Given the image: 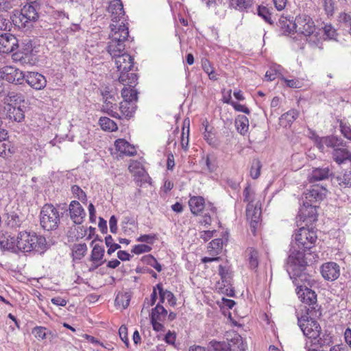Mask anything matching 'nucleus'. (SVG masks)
Instances as JSON below:
<instances>
[{
  "mask_svg": "<svg viewBox=\"0 0 351 351\" xmlns=\"http://www.w3.org/2000/svg\"><path fill=\"white\" fill-rule=\"evenodd\" d=\"M109 10L112 14V23L110 24L111 34L109 35V41L106 47L108 53L112 59L125 52V42L129 36L128 27L124 23L123 7L120 1H113Z\"/></svg>",
  "mask_w": 351,
  "mask_h": 351,
  "instance_id": "obj_1",
  "label": "nucleus"
},
{
  "mask_svg": "<svg viewBox=\"0 0 351 351\" xmlns=\"http://www.w3.org/2000/svg\"><path fill=\"white\" fill-rule=\"evenodd\" d=\"M22 211L18 204L16 210L10 211L8 213L7 226L10 232V235L7 237L2 231L0 232V246L1 247L11 250L12 252L19 254L21 252L20 241L21 239L22 231L21 230L22 225Z\"/></svg>",
  "mask_w": 351,
  "mask_h": 351,
  "instance_id": "obj_2",
  "label": "nucleus"
},
{
  "mask_svg": "<svg viewBox=\"0 0 351 351\" xmlns=\"http://www.w3.org/2000/svg\"><path fill=\"white\" fill-rule=\"evenodd\" d=\"M289 252L290 254L285 265L286 270L296 288H298V285H303V288H305L306 282L309 285V280L308 276L304 272L306 265L304 252L295 249L293 245Z\"/></svg>",
  "mask_w": 351,
  "mask_h": 351,
  "instance_id": "obj_3",
  "label": "nucleus"
},
{
  "mask_svg": "<svg viewBox=\"0 0 351 351\" xmlns=\"http://www.w3.org/2000/svg\"><path fill=\"white\" fill-rule=\"evenodd\" d=\"M117 71L120 73L119 81L121 84L125 82L134 84L137 81V75L134 73H129L133 67V58L126 52L113 58Z\"/></svg>",
  "mask_w": 351,
  "mask_h": 351,
  "instance_id": "obj_4",
  "label": "nucleus"
},
{
  "mask_svg": "<svg viewBox=\"0 0 351 351\" xmlns=\"http://www.w3.org/2000/svg\"><path fill=\"white\" fill-rule=\"evenodd\" d=\"M296 293L300 301L308 306L306 311L308 315L313 317L321 315L320 308L317 303V295L314 291L307 287L303 288V285H298Z\"/></svg>",
  "mask_w": 351,
  "mask_h": 351,
  "instance_id": "obj_5",
  "label": "nucleus"
},
{
  "mask_svg": "<svg viewBox=\"0 0 351 351\" xmlns=\"http://www.w3.org/2000/svg\"><path fill=\"white\" fill-rule=\"evenodd\" d=\"M48 249L46 239L34 232H23V253L34 252L43 254Z\"/></svg>",
  "mask_w": 351,
  "mask_h": 351,
  "instance_id": "obj_6",
  "label": "nucleus"
},
{
  "mask_svg": "<svg viewBox=\"0 0 351 351\" xmlns=\"http://www.w3.org/2000/svg\"><path fill=\"white\" fill-rule=\"evenodd\" d=\"M40 223L45 230H56L60 223L58 210L52 204H45L40 213Z\"/></svg>",
  "mask_w": 351,
  "mask_h": 351,
  "instance_id": "obj_7",
  "label": "nucleus"
},
{
  "mask_svg": "<svg viewBox=\"0 0 351 351\" xmlns=\"http://www.w3.org/2000/svg\"><path fill=\"white\" fill-rule=\"evenodd\" d=\"M293 27L295 28L296 32L307 37V41L309 43H315L313 39L314 37H316V35L314 34L315 25L313 19L309 16L302 14L296 16L293 23Z\"/></svg>",
  "mask_w": 351,
  "mask_h": 351,
  "instance_id": "obj_8",
  "label": "nucleus"
},
{
  "mask_svg": "<svg viewBox=\"0 0 351 351\" xmlns=\"http://www.w3.org/2000/svg\"><path fill=\"white\" fill-rule=\"evenodd\" d=\"M315 317L306 315L298 316V324L308 340L319 339L320 335L321 327L317 321Z\"/></svg>",
  "mask_w": 351,
  "mask_h": 351,
  "instance_id": "obj_9",
  "label": "nucleus"
},
{
  "mask_svg": "<svg viewBox=\"0 0 351 351\" xmlns=\"http://www.w3.org/2000/svg\"><path fill=\"white\" fill-rule=\"evenodd\" d=\"M214 351H245L247 345L239 334H234L227 342L212 341L210 342Z\"/></svg>",
  "mask_w": 351,
  "mask_h": 351,
  "instance_id": "obj_10",
  "label": "nucleus"
},
{
  "mask_svg": "<svg viewBox=\"0 0 351 351\" xmlns=\"http://www.w3.org/2000/svg\"><path fill=\"white\" fill-rule=\"evenodd\" d=\"M22 97L20 95H12L10 97V103L8 104L7 117L11 121L12 126L21 125L22 121Z\"/></svg>",
  "mask_w": 351,
  "mask_h": 351,
  "instance_id": "obj_11",
  "label": "nucleus"
},
{
  "mask_svg": "<svg viewBox=\"0 0 351 351\" xmlns=\"http://www.w3.org/2000/svg\"><path fill=\"white\" fill-rule=\"evenodd\" d=\"M295 243L303 250L311 249L317 240L316 232L313 230L301 228L294 237Z\"/></svg>",
  "mask_w": 351,
  "mask_h": 351,
  "instance_id": "obj_12",
  "label": "nucleus"
},
{
  "mask_svg": "<svg viewBox=\"0 0 351 351\" xmlns=\"http://www.w3.org/2000/svg\"><path fill=\"white\" fill-rule=\"evenodd\" d=\"M0 77L10 83L21 84L22 71L12 66H5L0 69Z\"/></svg>",
  "mask_w": 351,
  "mask_h": 351,
  "instance_id": "obj_13",
  "label": "nucleus"
},
{
  "mask_svg": "<svg viewBox=\"0 0 351 351\" xmlns=\"http://www.w3.org/2000/svg\"><path fill=\"white\" fill-rule=\"evenodd\" d=\"M19 47L18 39L12 34L8 33L0 34V52L12 53Z\"/></svg>",
  "mask_w": 351,
  "mask_h": 351,
  "instance_id": "obj_14",
  "label": "nucleus"
},
{
  "mask_svg": "<svg viewBox=\"0 0 351 351\" xmlns=\"http://www.w3.org/2000/svg\"><path fill=\"white\" fill-rule=\"evenodd\" d=\"M298 217L304 222L311 223L317 220V206H313L308 202L303 203L302 207L300 209Z\"/></svg>",
  "mask_w": 351,
  "mask_h": 351,
  "instance_id": "obj_15",
  "label": "nucleus"
},
{
  "mask_svg": "<svg viewBox=\"0 0 351 351\" xmlns=\"http://www.w3.org/2000/svg\"><path fill=\"white\" fill-rule=\"evenodd\" d=\"M261 215V208L254 204H247L246 208V216L250 221V227L253 234H255L256 228L259 223Z\"/></svg>",
  "mask_w": 351,
  "mask_h": 351,
  "instance_id": "obj_16",
  "label": "nucleus"
},
{
  "mask_svg": "<svg viewBox=\"0 0 351 351\" xmlns=\"http://www.w3.org/2000/svg\"><path fill=\"white\" fill-rule=\"evenodd\" d=\"M23 80H25L29 86L36 90H41L46 86L45 77L37 72H27L23 74Z\"/></svg>",
  "mask_w": 351,
  "mask_h": 351,
  "instance_id": "obj_17",
  "label": "nucleus"
},
{
  "mask_svg": "<svg viewBox=\"0 0 351 351\" xmlns=\"http://www.w3.org/2000/svg\"><path fill=\"white\" fill-rule=\"evenodd\" d=\"M128 169L136 178V182H141L140 186H141L143 183L147 182V180L149 179V177L143 168L142 164L138 161H131L128 167Z\"/></svg>",
  "mask_w": 351,
  "mask_h": 351,
  "instance_id": "obj_18",
  "label": "nucleus"
},
{
  "mask_svg": "<svg viewBox=\"0 0 351 351\" xmlns=\"http://www.w3.org/2000/svg\"><path fill=\"white\" fill-rule=\"evenodd\" d=\"M321 273L325 280L334 281L340 275V267L335 262H328L322 265Z\"/></svg>",
  "mask_w": 351,
  "mask_h": 351,
  "instance_id": "obj_19",
  "label": "nucleus"
},
{
  "mask_svg": "<svg viewBox=\"0 0 351 351\" xmlns=\"http://www.w3.org/2000/svg\"><path fill=\"white\" fill-rule=\"evenodd\" d=\"M331 154L333 161L338 165L351 162V151L344 146L333 149Z\"/></svg>",
  "mask_w": 351,
  "mask_h": 351,
  "instance_id": "obj_20",
  "label": "nucleus"
},
{
  "mask_svg": "<svg viewBox=\"0 0 351 351\" xmlns=\"http://www.w3.org/2000/svg\"><path fill=\"white\" fill-rule=\"evenodd\" d=\"M70 217L75 224H81L86 216L84 209L77 201H72L69 204Z\"/></svg>",
  "mask_w": 351,
  "mask_h": 351,
  "instance_id": "obj_21",
  "label": "nucleus"
},
{
  "mask_svg": "<svg viewBox=\"0 0 351 351\" xmlns=\"http://www.w3.org/2000/svg\"><path fill=\"white\" fill-rule=\"evenodd\" d=\"M330 175V170L328 167L314 168L308 176L309 182L324 180L328 178Z\"/></svg>",
  "mask_w": 351,
  "mask_h": 351,
  "instance_id": "obj_22",
  "label": "nucleus"
},
{
  "mask_svg": "<svg viewBox=\"0 0 351 351\" xmlns=\"http://www.w3.org/2000/svg\"><path fill=\"white\" fill-rule=\"evenodd\" d=\"M36 1H32L30 3L23 5V18L26 19L25 23H23V27L27 26V23L31 21H36L38 18V14L36 12L34 4Z\"/></svg>",
  "mask_w": 351,
  "mask_h": 351,
  "instance_id": "obj_23",
  "label": "nucleus"
},
{
  "mask_svg": "<svg viewBox=\"0 0 351 351\" xmlns=\"http://www.w3.org/2000/svg\"><path fill=\"white\" fill-rule=\"evenodd\" d=\"M123 84L124 86H128V87L123 88L121 90V96L123 98V101L130 102L136 101L138 99V93L136 90L134 88L136 85V82L132 84L125 82Z\"/></svg>",
  "mask_w": 351,
  "mask_h": 351,
  "instance_id": "obj_24",
  "label": "nucleus"
},
{
  "mask_svg": "<svg viewBox=\"0 0 351 351\" xmlns=\"http://www.w3.org/2000/svg\"><path fill=\"white\" fill-rule=\"evenodd\" d=\"M325 191L326 189L324 188H320L318 186H314L305 193V202L313 204L321 201L325 196Z\"/></svg>",
  "mask_w": 351,
  "mask_h": 351,
  "instance_id": "obj_25",
  "label": "nucleus"
},
{
  "mask_svg": "<svg viewBox=\"0 0 351 351\" xmlns=\"http://www.w3.org/2000/svg\"><path fill=\"white\" fill-rule=\"evenodd\" d=\"M205 201L201 196H193L189 200V206L193 214L197 215L204 208Z\"/></svg>",
  "mask_w": 351,
  "mask_h": 351,
  "instance_id": "obj_26",
  "label": "nucleus"
},
{
  "mask_svg": "<svg viewBox=\"0 0 351 351\" xmlns=\"http://www.w3.org/2000/svg\"><path fill=\"white\" fill-rule=\"evenodd\" d=\"M111 100H114L113 96L106 97V99H104L101 110L112 117L121 119L119 114L114 111L117 108L116 104H113Z\"/></svg>",
  "mask_w": 351,
  "mask_h": 351,
  "instance_id": "obj_27",
  "label": "nucleus"
},
{
  "mask_svg": "<svg viewBox=\"0 0 351 351\" xmlns=\"http://www.w3.org/2000/svg\"><path fill=\"white\" fill-rule=\"evenodd\" d=\"M114 144L117 149L125 155L134 156L136 153L134 147L124 139H118Z\"/></svg>",
  "mask_w": 351,
  "mask_h": 351,
  "instance_id": "obj_28",
  "label": "nucleus"
},
{
  "mask_svg": "<svg viewBox=\"0 0 351 351\" xmlns=\"http://www.w3.org/2000/svg\"><path fill=\"white\" fill-rule=\"evenodd\" d=\"M235 126L239 133L244 136L249 128V120L245 115H238L235 119Z\"/></svg>",
  "mask_w": 351,
  "mask_h": 351,
  "instance_id": "obj_29",
  "label": "nucleus"
},
{
  "mask_svg": "<svg viewBox=\"0 0 351 351\" xmlns=\"http://www.w3.org/2000/svg\"><path fill=\"white\" fill-rule=\"evenodd\" d=\"M167 316V311L158 303L155 308H152L150 315V321H164Z\"/></svg>",
  "mask_w": 351,
  "mask_h": 351,
  "instance_id": "obj_30",
  "label": "nucleus"
},
{
  "mask_svg": "<svg viewBox=\"0 0 351 351\" xmlns=\"http://www.w3.org/2000/svg\"><path fill=\"white\" fill-rule=\"evenodd\" d=\"M32 332L38 340H43L47 338L51 339L55 337L54 334L51 331L48 330L45 327L43 326L34 327Z\"/></svg>",
  "mask_w": 351,
  "mask_h": 351,
  "instance_id": "obj_31",
  "label": "nucleus"
},
{
  "mask_svg": "<svg viewBox=\"0 0 351 351\" xmlns=\"http://www.w3.org/2000/svg\"><path fill=\"white\" fill-rule=\"evenodd\" d=\"M136 106L133 102L123 101L120 103L119 110L121 114L125 117H131L134 112Z\"/></svg>",
  "mask_w": 351,
  "mask_h": 351,
  "instance_id": "obj_32",
  "label": "nucleus"
},
{
  "mask_svg": "<svg viewBox=\"0 0 351 351\" xmlns=\"http://www.w3.org/2000/svg\"><path fill=\"white\" fill-rule=\"evenodd\" d=\"M87 245L86 243H77L73 245L72 247V255L74 260H81L87 252Z\"/></svg>",
  "mask_w": 351,
  "mask_h": 351,
  "instance_id": "obj_33",
  "label": "nucleus"
},
{
  "mask_svg": "<svg viewBox=\"0 0 351 351\" xmlns=\"http://www.w3.org/2000/svg\"><path fill=\"white\" fill-rule=\"evenodd\" d=\"M21 170H22V162L21 160L16 162L11 167V169H10L11 180L13 181L14 183H19V182L21 180V176H22Z\"/></svg>",
  "mask_w": 351,
  "mask_h": 351,
  "instance_id": "obj_34",
  "label": "nucleus"
},
{
  "mask_svg": "<svg viewBox=\"0 0 351 351\" xmlns=\"http://www.w3.org/2000/svg\"><path fill=\"white\" fill-rule=\"evenodd\" d=\"M99 123L101 129L106 131L114 132L118 128L117 123L108 117H101Z\"/></svg>",
  "mask_w": 351,
  "mask_h": 351,
  "instance_id": "obj_35",
  "label": "nucleus"
},
{
  "mask_svg": "<svg viewBox=\"0 0 351 351\" xmlns=\"http://www.w3.org/2000/svg\"><path fill=\"white\" fill-rule=\"evenodd\" d=\"M131 295L129 293H119L115 298L116 306H121L123 309L126 308L130 304Z\"/></svg>",
  "mask_w": 351,
  "mask_h": 351,
  "instance_id": "obj_36",
  "label": "nucleus"
},
{
  "mask_svg": "<svg viewBox=\"0 0 351 351\" xmlns=\"http://www.w3.org/2000/svg\"><path fill=\"white\" fill-rule=\"evenodd\" d=\"M338 184L343 188H351V172L346 171L342 175L336 177Z\"/></svg>",
  "mask_w": 351,
  "mask_h": 351,
  "instance_id": "obj_37",
  "label": "nucleus"
},
{
  "mask_svg": "<svg viewBox=\"0 0 351 351\" xmlns=\"http://www.w3.org/2000/svg\"><path fill=\"white\" fill-rule=\"evenodd\" d=\"M321 142L325 144L327 147H332L333 149L339 147V145H343V141L334 136L322 137L321 138Z\"/></svg>",
  "mask_w": 351,
  "mask_h": 351,
  "instance_id": "obj_38",
  "label": "nucleus"
},
{
  "mask_svg": "<svg viewBox=\"0 0 351 351\" xmlns=\"http://www.w3.org/2000/svg\"><path fill=\"white\" fill-rule=\"evenodd\" d=\"M249 265L251 269H256L258 265V253L253 248H248L246 251Z\"/></svg>",
  "mask_w": 351,
  "mask_h": 351,
  "instance_id": "obj_39",
  "label": "nucleus"
},
{
  "mask_svg": "<svg viewBox=\"0 0 351 351\" xmlns=\"http://www.w3.org/2000/svg\"><path fill=\"white\" fill-rule=\"evenodd\" d=\"M5 138L0 139V156L3 158H8L14 153V147H10V142L5 143Z\"/></svg>",
  "mask_w": 351,
  "mask_h": 351,
  "instance_id": "obj_40",
  "label": "nucleus"
},
{
  "mask_svg": "<svg viewBox=\"0 0 351 351\" xmlns=\"http://www.w3.org/2000/svg\"><path fill=\"white\" fill-rule=\"evenodd\" d=\"M104 248L97 244L95 245L93 248L90 260L93 263H97L102 260L104 255Z\"/></svg>",
  "mask_w": 351,
  "mask_h": 351,
  "instance_id": "obj_41",
  "label": "nucleus"
},
{
  "mask_svg": "<svg viewBox=\"0 0 351 351\" xmlns=\"http://www.w3.org/2000/svg\"><path fill=\"white\" fill-rule=\"evenodd\" d=\"M299 116V112L297 110L292 109L284 113L280 118V121H286L287 124L293 123Z\"/></svg>",
  "mask_w": 351,
  "mask_h": 351,
  "instance_id": "obj_42",
  "label": "nucleus"
},
{
  "mask_svg": "<svg viewBox=\"0 0 351 351\" xmlns=\"http://www.w3.org/2000/svg\"><path fill=\"white\" fill-rule=\"evenodd\" d=\"M262 165L258 159H254L252 162L250 175L253 179H257L261 174Z\"/></svg>",
  "mask_w": 351,
  "mask_h": 351,
  "instance_id": "obj_43",
  "label": "nucleus"
},
{
  "mask_svg": "<svg viewBox=\"0 0 351 351\" xmlns=\"http://www.w3.org/2000/svg\"><path fill=\"white\" fill-rule=\"evenodd\" d=\"M219 274L221 276V279L224 287L230 285V274L228 272V270L221 265L219 266Z\"/></svg>",
  "mask_w": 351,
  "mask_h": 351,
  "instance_id": "obj_44",
  "label": "nucleus"
},
{
  "mask_svg": "<svg viewBox=\"0 0 351 351\" xmlns=\"http://www.w3.org/2000/svg\"><path fill=\"white\" fill-rule=\"evenodd\" d=\"M257 11L258 16L262 17L265 22L271 25L274 23V21L271 19V14L267 8L265 6H258Z\"/></svg>",
  "mask_w": 351,
  "mask_h": 351,
  "instance_id": "obj_45",
  "label": "nucleus"
},
{
  "mask_svg": "<svg viewBox=\"0 0 351 351\" xmlns=\"http://www.w3.org/2000/svg\"><path fill=\"white\" fill-rule=\"evenodd\" d=\"M143 258L145 263L154 267L157 271L160 272L162 271L160 264L152 255L145 256Z\"/></svg>",
  "mask_w": 351,
  "mask_h": 351,
  "instance_id": "obj_46",
  "label": "nucleus"
},
{
  "mask_svg": "<svg viewBox=\"0 0 351 351\" xmlns=\"http://www.w3.org/2000/svg\"><path fill=\"white\" fill-rule=\"evenodd\" d=\"M10 19L15 26L19 27L22 25V9L14 10L12 15L10 16Z\"/></svg>",
  "mask_w": 351,
  "mask_h": 351,
  "instance_id": "obj_47",
  "label": "nucleus"
},
{
  "mask_svg": "<svg viewBox=\"0 0 351 351\" xmlns=\"http://www.w3.org/2000/svg\"><path fill=\"white\" fill-rule=\"evenodd\" d=\"M37 53L32 52L29 54L26 53L25 56H23V64L29 65H36L38 62V58L36 55Z\"/></svg>",
  "mask_w": 351,
  "mask_h": 351,
  "instance_id": "obj_48",
  "label": "nucleus"
},
{
  "mask_svg": "<svg viewBox=\"0 0 351 351\" xmlns=\"http://www.w3.org/2000/svg\"><path fill=\"white\" fill-rule=\"evenodd\" d=\"M322 346L320 339L308 340L306 343L308 351H322L319 349Z\"/></svg>",
  "mask_w": 351,
  "mask_h": 351,
  "instance_id": "obj_49",
  "label": "nucleus"
},
{
  "mask_svg": "<svg viewBox=\"0 0 351 351\" xmlns=\"http://www.w3.org/2000/svg\"><path fill=\"white\" fill-rule=\"evenodd\" d=\"M244 202L248 204H253L254 200V193L248 184L243 191Z\"/></svg>",
  "mask_w": 351,
  "mask_h": 351,
  "instance_id": "obj_50",
  "label": "nucleus"
},
{
  "mask_svg": "<svg viewBox=\"0 0 351 351\" xmlns=\"http://www.w3.org/2000/svg\"><path fill=\"white\" fill-rule=\"evenodd\" d=\"M339 127L342 135L346 138L351 141V126L346 124V123H343V121H341Z\"/></svg>",
  "mask_w": 351,
  "mask_h": 351,
  "instance_id": "obj_51",
  "label": "nucleus"
},
{
  "mask_svg": "<svg viewBox=\"0 0 351 351\" xmlns=\"http://www.w3.org/2000/svg\"><path fill=\"white\" fill-rule=\"evenodd\" d=\"M152 250V247L145 244H138L133 247L132 252L135 254H141L145 252H149Z\"/></svg>",
  "mask_w": 351,
  "mask_h": 351,
  "instance_id": "obj_52",
  "label": "nucleus"
},
{
  "mask_svg": "<svg viewBox=\"0 0 351 351\" xmlns=\"http://www.w3.org/2000/svg\"><path fill=\"white\" fill-rule=\"evenodd\" d=\"M230 3L235 9L243 10L249 5V0H230Z\"/></svg>",
  "mask_w": 351,
  "mask_h": 351,
  "instance_id": "obj_53",
  "label": "nucleus"
},
{
  "mask_svg": "<svg viewBox=\"0 0 351 351\" xmlns=\"http://www.w3.org/2000/svg\"><path fill=\"white\" fill-rule=\"evenodd\" d=\"M36 48L35 43H33L32 40H29L23 47V56H25L26 53H28V54L32 52L38 53Z\"/></svg>",
  "mask_w": 351,
  "mask_h": 351,
  "instance_id": "obj_54",
  "label": "nucleus"
},
{
  "mask_svg": "<svg viewBox=\"0 0 351 351\" xmlns=\"http://www.w3.org/2000/svg\"><path fill=\"white\" fill-rule=\"evenodd\" d=\"M324 8L326 14L332 16L335 10V3L333 0H324Z\"/></svg>",
  "mask_w": 351,
  "mask_h": 351,
  "instance_id": "obj_55",
  "label": "nucleus"
},
{
  "mask_svg": "<svg viewBox=\"0 0 351 351\" xmlns=\"http://www.w3.org/2000/svg\"><path fill=\"white\" fill-rule=\"evenodd\" d=\"M222 248V241L221 239H214L208 244V249H212L218 254Z\"/></svg>",
  "mask_w": 351,
  "mask_h": 351,
  "instance_id": "obj_56",
  "label": "nucleus"
},
{
  "mask_svg": "<svg viewBox=\"0 0 351 351\" xmlns=\"http://www.w3.org/2000/svg\"><path fill=\"white\" fill-rule=\"evenodd\" d=\"M225 102L227 104H230L233 106L234 110L237 111L242 112H244L247 114H250V112L248 108H247L246 106H245L243 105H241L240 104H238V103H236L234 101L230 102V99L225 101Z\"/></svg>",
  "mask_w": 351,
  "mask_h": 351,
  "instance_id": "obj_57",
  "label": "nucleus"
},
{
  "mask_svg": "<svg viewBox=\"0 0 351 351\" xmlns=\"http://www.w3.org/2000/svg\"><path fill=\"white\" fill-rule=\"evenodd\" d=\"M157 300V293H156V289L154 288V290L151 294V298L149 300L146 299L143 304V308H149L150 306H153ZM143 310H142L143 311Z\"/></svg>",
  "mask_w": 351,
  "mask_h": 351,
  "instance_id": "obj_58",
  "label": "nucleus"
},
{
  "mask_svg": "<svg viewBox=\"0 0 351 351\" xmlns=\"http://www.w3.org/2000/svg\"><path fill=\"white\" fill-rule=\"evenodd\" d=\"M324 34L330 39H333L336 36V30L331 25L326 24L323 27Z\"/></svg>",
  "mask_w": 351,
  "mask_h": 351,
  "instance_id": "obj_59",
  "label": "nucleus"
},
{
  "mask_svg": "<svg viewBox=\"0 0 351 351\" xmlns=\"http://www.w3.org/2000/svg\"><path fill=\"white\" fill-rule=\"evenodd\" d=\"M17 0H0V12L6 11L16 5Z\"/></svg>",
  "mask_w": 351,
  "mask_h": 351,
  "instance_id": "obj_60",
  "label": "nucleus"
},
{
  "mask_svg": "<svg viewBox=\"0 0 351 351\" xmlns=\"http://www.w3.org/2000/svg\"><path fill=\"white\" fill-rule=\"evenodd\" d=\"M71 191L73 194L76 195L77 197L80 200H83L86 197V193L82 191V189L80 186L77 185L72 186Z\"/></svg>",
  "mask_w": 351,
  "mask_h": 351,
  "instance_id": "obj_61",
  "label": "nucleus"
},
{
  "mask_svg": "<svg viewBox=\"0 0 351 351\" xmlns=\"http://www.w3.org/2000/svg\"><path fill=\"white\" fill-rule=\"evenodd\" d=\"M156 239L155 234H143L136 239L137 241L153 244Z\"/></svg>",
  "mask_w": 351,
  "mask_h": 351,
  "instance_id": "obj_62",
  "label": "nucleus"
},
{
  "mask_svg": "<svg viewBox=\"0 0 351 351\" xmlns=\"http://www.w3.org/2000/svg\"><path fill=\"white\" fill-rule=\"evenodd\" d=\"M119 334L121 339L125 343L128 347L129 345V339L128 338V328L125 326H121L119 330Z\"/></svg>",
  "mask_w": 351,
  "mask_h": 351,
  "instance_id": "obj_63",
  "label": "nucleus"
},
{
  "mask_svg": "<svg viewBox=\"0 0 351 351\" xmlns=\"http://www.w3.org/2000/svg\"><path fill=\"white\" fill-rule=\"evenodd\" d=\"M339 21L351 29V16L347 13H341L339 16Z\"/></svg>",
  "mask_w": 351,
  "mask_h": 351,
  "instance_id": "obj_64",
  "label": "nucleus"
}]
</instances>
